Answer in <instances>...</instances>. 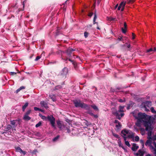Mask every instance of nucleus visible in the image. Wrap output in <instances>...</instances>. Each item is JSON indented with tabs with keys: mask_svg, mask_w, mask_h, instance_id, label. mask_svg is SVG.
I'll list each match as a JSON object with an SVG mask.
<instances>
[{
	"mask_svg": "<svg viewBox=\"0 0 156 156\" xmlns=\"http://www.w3.org/2000/svg\"><path fill=\"white\" fill-rule=\"evenodd\" d=\"M133 116L136 119H137V122L136 125L137 126H139L141 123H143L144 126L145 124H150V123L153 122L152 119H151V116L146 115L145 113L139 112L138 113L137 116L133 112Z\"/></svg>",
	"mask_w": 156,
	"mask_h": 156,
	"instance_id": "f257e3e1",
	"label": "nucleus"
},
{
	"mask_svg": "<svg viewBox=\"0 0 156 156\" xmlns=\"http://www.w3.org/2000/svg\"><path fill=\"white\" fill-rule=\"evenodd\" d=\"M73 102L76 108L80 107L87 110H89L90 109V107L89 105L83 102H82L80 100H74Z\"/></svg>",
	"mask_w": 156,
	"mask_h": 156,
	"instance_id": "f03ea898",
	"label": "nucleus"
},
{
	"mask_svg": "<svg viewBox=\"0 0 156 156\" xmlns=\"http://www.w3.org/2000/svg\"><path fill=\"white\" fill-rule=\"evenodd\" d=\"M153 122L150 123V124H148L147 125L145 124L144 126L145 127L146 130L148 131L147 135H148V140H150L151 141V143L152 142V139L151 138V134L152 130L153 129V127L152 126V124Z\"/></svg>",
	"mask_w": 156,
	"mask_h": 156,
	"instance_id": "7ed1b4c3",
	"label": "nucleus"
},
{
	"mask_svg": "<svg viewBox=\"0 0 156 156\" xmlns=\"http://www.w3.org/2000/svg\"><path fill=\"white\" fill-rule=\"evenodd\" d=\"M111 110L112 114L115 116L116 119L119 120L124 115V113H119L118 110H117L115 108H112Z\"/></svg>",
	"mask_w": 156,
	"mask_h": 156,
	"instance_id": "20e7f679",
	"label": "nucleus"
},
{
	"mask_svg": "<svg viewBox=\"0 0 156 156\" xmlns=\"http://www.w3.org/2000/svg\"><path fill=\"white\" fill-rule=\"evenodd\" d=\"M68 72V69L66 67L64 68L58 74L59 78L62 79H65L66 77V75Z\"/></svg>",
	"mask_w": 156,
	"mask_h": 156,
	"instance_id": "39448f33",
	"label": "nucleus"
},
{
	"mask_svg": "<svg viewBox=\"0 0 156 156\" xmlns=\"http://www.w3.org/2000/svg\"><path fill=\"white\" fill-rule=\"evenodd\" d=\"M146 146L148 145L150 147V149L154 152V153L156 156V149H155L153 146L151 144V141L150 140H147L145 143Z\"/></svg>",
	"mask_w": 156,
	"mask_h": 156,
	"instance_id": "423d86ee",
	"label": "nucleus"
},
{
	"mask_svg": "<svg viewBox=\"0 0 156 156\" xmlns=\"http://www.w3.org/2000/svg\"><path fill=\"white\" fill-rule=\"evenodd\" d=\"M47 120L50 122L51 124V126L52 127H55V119L53 117L52 115H50L48 116V118H47Z\"/></svg>",
	"mask_w": 156,
	"mask_h": 156,
	"instance_id": "0eeeda50",
	"label": "nucleus"
},
{
	"mask_svg": "<svg viewBox=\"0 0 156 156\" xmlns=\"http://www.w3.org/2000/svg\"><path fill=\"white\" fill-rule=\"evenodd\" d=\"M121 136L123 137L125 141V144L126 145H127V136H126L127 134V130L126 129H125L122 130L121 132Z\"/></svg>",
	"mask_w": 156,
	"mask_h": 156,
	"instance_id": "6e6552de",
	"label": "nucleus"
},
{
	"mask_svg": "<svg viewBox=\"0 0 156 156\" xmlns=\"http://www.w3.org/2000/svg\"><path fill=\"white\" fill-rule=\"evenodd\" d=\"M126 1H123L121 2L120 3L119 5L118 6V10H120L121 9V11H123L124 8V6L126 5Z\"/></svg>",
	"mask_w": 156,
	"mask_h": 156,
	"instance_id": "1a4fd4ad",
	"label": "nucleus"
},
{
	"mask_svg": "<svg viewBox=\"0 0 156 156\" xmlns=\"http://www.w3.org/2000/svg\"><path fill=\"white\" fill-rule=\"evenodd\" d=\"M11 124L12 125L13 129L12 130L14 129L15 130H16L15 129L16 126H17V124L18 123L19 121L17 120H13L10 121Z\"/></svg>",
	"mask_w": 156,
	"mask_h": 156,
	"instance_id": "9d476101",
	"label": "nucleus"
},
{
	"mask_svg": "<svg viewBox=\"0 0 156 156\" xmlns=\"http://www.w3.org/2000/svg\"><path fill=\"white\" fill-rule=\"evenodd\" d=\"M151 106V101H146L145 103V105H144V108H145V110L148 111H149V110L147 109L146 106H147L148 107H149V106Z\"/></svg>",
	"mask_w": 156,
	"mask_h": 156,
	"instance_id": "9b49d317",
	"label": "nucleus"
},
{
	"mask_svg": "<svg viewBox=\"0 0 156 156\" xmlns=\"http://www.w3.org/2000/svg\"><path fill=\"white\" fill-rule=\"evenodd\" d=\"M144 153V151L143 150H139L136 153V155L137 156H143Z\"/></svg>",
	"mask_w": 156,
	"mask_h": 156,
	"instance_id": "f8f14e48",
	"label": "nucleus"
},
{
	"mask_svg": "<svg viewBox=\"0 0 156 156\" xmlns=\"http://www.w3.org/2000/svg\"><path fill=\"white\" fill-rule=\"evenodd\" d=\"M138 146L136 144H133L131 147V149L133 151H135L138 149Z\"/></svg>",
	"mask_w": 156,
	"mask_h": 156,
	"instance_id": "ddd939ff",
	"label": "nucleus"
},
{
	"mask_svg": "<svg viewBox=\"0 0 156 156\" xmlns=\"http://www.w3.org/2000/svg\"><path fill=\"white\" fill-rule=\"evenodd\" d=\"M40 104L42 106L44 107L46 109L48 108V107L47 105V104L44 101H41L40 102Z\"/></svg>",
	"mask_w": 156,
	"mask_h": 156,
	"instance_id": "4468645a",
	"label": "nucleus"
},
{
	"mask_svg": "<svg viewBox=\"0 0 156 156\" xmlns=\"http://www.w3.org/2000/svg\"><path fill=\"white\" fill-rule=\"evenodd\" d=\"M124 28L123 27H122L121 30L122 32L123 33L125 34L127 30V25L126 22H124Z\"/></svg>",
	"mask_w": 156,
	"mask_h": 156,
	"instance_id": "2eb2a0df",
	"label": "nucleus"
},
{
	"mask_svg": "<svg viewBox=\"0 0 156 156\" xmlns=\"http://www.w3.org/2000/svg\"><path fill=\"white\" fill-rule=\"evenodd\" d=\"M66 52L68 56L69 57H71V56L72 52L69 48L66 50Z\"/></svg>",
	"mask_w": 156,
	"mask_h": 156,
	"instance_id": "dca6fc26",
	"label": "nucleus"
},
{
	"mask_svg": "<svg viewBox=\"0 0 156 156\" xmlns=\"http://www.w3.org/2000/svg\"><path fill=\"white\" fill-rule=\"evenodd\" d=\"M23 119L25 120L28 121L31 119V118L28 116V115H27L25 114L24 115Z\"/></svg>",
	"mask_w": 156,
	"mask_h": 156,
	"instance_id": "f3484780",
	"label": "nucleus"
},
{
	"mask_svg": "<svg viewBox=\"0 0 156 156\" xmlns=\"http://www.w3.org/2000/svg\"><path fill=\"white\" fill-rule=\"evenodd\" d=\"M62 88V87L61 85H58L56 86L53 89L54 90H58Z\"/></svg>",
	"mask_w": 156,
	"mask_h": 156,
	"instance_id": "a211bd4d",
	"label": "nucleus"
},
{
	"mask_svg": "<svg viewBox=\"0 0 156 156\" xmlns=\"http://www.w3.org/2000/svg\"><path fill=\"white\" fill-rule=\"evenodd\" d=\"M12 128V129H13L12 126L10 125H7V127L5 128V130L6 131H9Z\"/></svg>",
	"mask_w": 156,
	"mask_h": 156,
	"instance_id": "6ab92c4d",
	"label": "nucleus"
},
{
	"mask_svg": "<svg viewBox=\"0 0 156 156\" xmlns=\"http://www.w3.org/2000/svg\"><path fill=\"white\" fill-rule=\"evenodd\" d=\"M127 138L129 137V138H132L134 137V133L132 132L131 133V134L130 135H128L129 133V131L127 130Z\"/></svg>",
	"mask_w": 156,
	"mask_h": 156,
	"instance_id": "aec40b11",
	"label": "nucleus"
},
{
	"mask_svg": "<svg viewBox=\"0 0 156 156\" xmlns=\"http://www.w3.org/2000/svg\"><path fill=\"white\" fill-rule=\"evenodd\" d=\"M156 51V48L154 47V49L151 48L147 50V52H150L153 51Z\"/></svg>",
	"mask_w": 156,
	"mask_h": 156,
	"instance_id": "412c9836",
	"label": "nucleus"
},
{
	"mask_svg": "<svg viewBox=\"0 0 156 156\" xmlns=\"http://www.w3.org/2000/svg\"><path fill=\"white\" fill-rule=\"evenodd\" d=\"M28 102H26L25 103V105L23 106L22 107V110L23 111H24L25 109L28 106Z\"/></svg>",
	"mask_w": 156,
	"mask_h": 156,
	"instance_id": "4be33fe9",
	"label": "nucleus"
},
{
	"mask_svg": "<svg viewBox=\"0 0 156 156\" xmlns=\"http://www.w3.org/2000/svg\"><path fill=\"white\" fill-rule=\"evenodd\" d=\"M68 60L70 61L71 62H72L73 64L74 65V66L75 68H76L77 65L76 63L74 62L70 58H69Z\"/></svg>",
	"mask_w": 156,
	"mask_h": 156,
	"instance_id": "5701e85b",
	"label": "nucleus"
},
{
	"mask_svg": "<svg viewBox=\"0 0 156 156\" xmlns=\"http://www.w3.org/2000/svg\"><path fill=\"white\" fill-rule=\"evenodd\" d=\"M124 38H125V39L126 40V37H122L121 36H119L118 38V39L119 41H124Z\"/></svg>",
	"mask_w": 156,
	"mask_h": 156,
	"instance_id": "b1692460",
	"label": "nucleus"
},
{
	"mask_svg": "<svg viewBox=\"0 0 156 156\" xmlns=\"http://www.w3.org/2000/svg\"><path fill=\"white\" fill-rule=\"evenodd\" d=\"M60 137L59 135H58L53 139V141L55 142L57 141Z\"/></svg>",
	"mask_w": 156,
	"mask_h": 156,
	"instance_id": "393cba45",
	"label": "nucleus"
},
{
	"mask_svg": "<svg viewBox=\"0 0 156 156\" xmlns=\"http://www.w3.org/2000/svg\"><path fill=\"white\" fill-rule=\"evenodd\" d=\"M91 106L94 110L96 111H98V108L95 105H91Z\"/></svg>",
	"mask_w": 156,
	"mask_h": 156,
	"instance_id": "a878e982",
	"label": "nucleus"
},
{
	"mask_svg": "<svg viewBox=\"0 0 156 156\" xmlns=\"http://www.w3.org/2000/svg\"><path fill=\"white\" fill-rule=\"evenodd\" d=\"M15 149L16 150V151L17 152H20L21 151H22V150L20 147H15Z\"/></svg>",
	"mask_w": 156,
	"mask_h": 156,
	"instance_id": "bb28decb",
	"label": "nucleus"
},
{
	"mask_svg": "<svg viewBox=\"0 0 156 156\" xmlns=\"http://www.w3.org/2000/svg\"><path fill=\"white\" fill-rule=\"evenodd\" d=\"M118 112H119V113H123V112H124V111L123 110V109L120 107V106L119 107V110H118Z\"/></svg>",
	"mask_w": 156,
	"mask_h": 156,
	"instance_id": "cd10ccee",
	"label": "nucleus"
},
{
	"mask_svg": "<svg viewBox=\"0 0 156 156\" xmlns=\"http://www.w3.org/2000/svg\"><path fill=\"white\" fill-rule=\"evenodd\" d=\"M151 111L152 112V113L154 114L156 113V111H155L154 109V107H152L151 108Z\"/></svg>",
	"mask_w": 156,
	"mask_h": 156,
	"instance_id": "c85d7f7f",
	"label": "nucleus"
},
{
	"mask_svg": "<svg viewBox=\"0 0 156 156\" xmlns=\"http://www.w3.org/2000/svg\"><path fill=\"white\" fill-rule=\"evenodd\" d=\"M41 125V121L39 122L38 123L36 124L35 125V127L37 128L39 127Z\"/></svg>",
	"mask_w": 156,
	"mask_h": 156,
	"instance_id": "c756f323",
	"label": "nucleus"
},
{
	"mask_svg": "<svg viewBox=\"0 0 156 156\" xmlns=\"http://www.w3.org/2000/svg\"><path fill=\"white\" fill-rule=\"evenodd\" d=\"M89 34L87 32H84V37H85V38H87L88 37V36L89 35Z\"/></svg>",
	"mask_w": 156,
	"mask_h": 156,
	"instance_id": "7c9ffc66",
	"label": "nucleus"
},
{
	"mask_svg": "<svg viewBox=\"0 0 156 156\" xmlns=\"http://www.w3.org/2000/svg\"><path fill=\"white\" fill-rule=\"evenodd\" d=\"M41 119H43V120H45L46 121L47 120V118H48V116L46 117L45 116H44V115H41Z\"/></svg>",
	"mask_w": 156,
	"mask_h": 156,
	"instance_id": "2f4dec72",
	"label": "nucleus"
},
{
	"mask_svg": "<svg viewBox=\"0 0 156 156\" xmlns=\"http://www.w3.org/2000/svg\"><path fill=\"white\" fill-rule=\"evenodd\" d=\"M121 124H120V122L119 123H118V124H116V127L118 129H120L121 128Z\"/></svg>",
	"mask_w": 156,
	"mask_h": 156,
	"instance_id": "473e14b6",
	"label": "nucleus"
},
{
	"mask_svg": "<svg viewBox=\"0 0 156 156\" xmlns=\"http://www.w3.org/2000/svg\"><path fill=\"white\" fill-rule=\"evenodd\" d=\"M88 111L87 112V113L88 114H89L90 115L92 116L93 115H94V114L91 111H90V109L89 110H88Z\"/></svg>",
	"mask_w": 156,
	"mask_h": 156,
	"instance_id": "72a5a7b5",
	"label": "nucleus"
},
{
	"mask_svg": "<svg viewBox=\"0 0 156 156\" xmlns=\"http://www.w3.org/2000/svg\"><path fill=\"white\" fill-rule=\"evenodd\" d=\"M134 140L136 142L138 141L139 140V137L138 136H136L134 138Z\"/></svg>",
	"mask_w": 156,
	"mask_h": 156,
	"instance_id": "f704fd0d",
	"label": "nucleus"
},
{
	"mask_svg": "<svg viewBox=\"0 0 156 156\" xmlns=\"http://www.w3.org/2000/svg\"><path fill=\"white\" fill-rule=\"evenodd\" d=\"M152 144L154 146L155 149H156V141H155L154 140L151 143V144Z\"/></svg>",
	"mask_w": 156,
	"mask_h": 156,
	"instance_id": "c9c22d12",
	"label": "nucleus"
},
{
	"mask_svg": "<svg viewBox=\"0 0 156 156\" xmlns=\"http://www.w3.org/2000/svg\"><path fill=\"white\" fill-rule=\"evenodd\" d=\"M97 18V16L96 14V12L94 13V17L93 19V21H95Z\"/></svg>",
	"mask_w": 156,
	"mask_h": 156,
	"instance_id": "e433bc0d",
	"label": "nucleus"
},
{
	"mask_svg": "<svg viewBox=\"0 0 156 156\" xmlns=\"http://www.w3.org/2000/svg\"><path fill=\"white\" fill-rule=\"evenodd\" d=\"M34 110H35L36 111H41V109H40L39 108H38L37 107H34Z\"/></svg>",
	"mask_w": 156,
	"mask_h": 156,
	"instance_id": "4c0bfd02",
	"label": "nucleus"
},
{
	"mask_svg": "<svg viewBox=\"0 0 156 156\" xmlns=\"http://www.w3.org/2000/svg\"><path fill=\"white\" fill-rule=\"evenodd\" d=\"M31 110H29L27 111V112L25 113V114L27 115H29L31 112Z\"/></svg>",
	"mask_w": 156,
	"mask_h": 156,
	"instance_id": "58836bf2",
	"label": "nucleus"
},
{
	"mask_svg": "<svg viewBox=\"0 0 156 156\" xmlns=\"http://www.w3.org/2000/svg\"><path fill=\"white\" fill-rule=\"evenodd\" d=\"M118 101L119 102L122 103L126 101V100L125 99L124 100L122 99H119L118 100Z\"/></svg>",
	"mask_w": 156,
	"mask_h": 156,
	"instance_id": "ea45409f",
	"label": "nucleus"
},
{
	"mask_svg": "<svg viewBox=\"0 0 156 156\" xmlns=\"http://www.w3.org/2000/svg\"><path fill=\"white\" fill-rule=\"evenodd\" d=\"M140 142L141 144L142 145L143 147L144 146V141L142 140H141L140 141Z\"/></svg>",
	"mask_w": 156,
	"mask_h": 156,
	"instance_id": "a19ab883",
	"label": "nucleus"
},
{
	"mask_svg": "<svg viewBox=\"0 0 156 156\" xmlns=\"http://www.w3.org/2000/svg\"><path fill=\"white\" fill-rule=\"evenodd\" d=\"M121 89V88H120V87H118V88H115V89H114V91H113V92H117L118 91V90H120Z\"/></svg>",
	"mask_w": 156,
	"mask_h": 156,
	"instance_id": "79ce46f5",
	"label": "nucleus"
},
{
	"mask_svg": "<svg viewBox=\"0 0 156 156\" xmlns=\"http://www.w3.org/2000/svg\"><path fill=\"white\" fill-rule=\"evenodd\" d=\"M41 56H37L35 59V61H38L39 59H40L41 58Z\"/></svg>",
	"mask_w": 156,
	"mask_h": 156,
	"instance_id": "37998d69",
	"label": "nucleus"
},
{
	"mask_svg": "<svg viewBox=\"0 0 156 156\" xmlns=\"http://www.w3.org/2000/svg\"><path fill=\"white\" fill-rule=\"evenodd\" d=\"M35 136H41L40 133L39 132H37L35 134Z\"/></svg>",
	"mask_w": 156,
	"mask_h": 156,
	"instance_id": "c03bdc74",
	"label": "nucleus"
},
{
	"mask_svg": "<svg viewBox=\"0 0 156 156\" xmlns=\"http://www.w3.org/2000/svg\"><path fill=\"white\" fill-rule=\"evenodd\" d=\"M57 124L58 126H59V128L61 129V127L60 126V125H61V123L60 121H58L57 122Z\"/></svg>",
	"mask_w": 156,
	"mask_h": 156,
	"instance_id": "a18cd8bd",
	"label": "nucleus"
},
{
	"mask_svg": "<svg viewBox=\"0 0 156 156\" xmlns=\"http://www.w3.org/2000/svg\"><path fill=\"white\" fill-rule=\"evenodd\" d=\"M66 130H67V132L68 133H70V130L69 129L68 127H66Z\"/></svg>",
	"mask_w": 156,
	"mask_h": 156,
	"instance_id": "49530a36",
	"label": "nucleus"
},
{
	"mask_svg": "<svg viewBox=\"0 0 156 156\" xmlns=\"http://www.w3.org/2000/svg\"><path fill=\"white\" fill-rule=\"evenodd\" d=\"M118 143H119V147H122L123 146L122 144L121 143V142L119 141V142H118Z\"/></svg>",
	"mask_w": 156,
	"mask_h": 156,
	"instance_id": "de8ad7c7",
	"label": "nucleus"
},
{
	"mask_svg": "<svg viewBox=\"0 0 156 156\" xmlns=\"http://www.w3.org/2000/svg\"><path fill=\"white\" fill-rule=\"evenodd\" d=\"M20 153H22L23 155H25L27 153L26 151H23L22 150V151H20Z\"/></svg>",
	"mask_w": 156,
	"mask_h": 156,
	"instance_id": "09e8293b",
	"label": "nucleus"
},
{
	"mask_svg": "<svg viewBox=\"0 0 156 156\" xmlns=\"http://www.w3.org/2000/svg\"><path fill=\"white\" fill-rule=\"evenodd\" d=\"M93 13L92 12H90L88 14V16H89L91 17L93 15Z\"/></svg>",
	"mask_w": 156,
	"mask_h": 156,
	"instance_id": "8fccbe9b",
	"label": "nucleus"
},
{
	"mask_svg": "<svg viewBox=\"0 0 156 156\" xmlns=\"http://www.w3.org/2000/svg\"><path fill=\"white\" fill-rule=\"evenodd\" d=\"M10 74L11 75H13L16 74V73L14 72H11L10 73Z\"/></svg>",
	"mask_w": 156,
	"mask_h": 156,
	"instance_id": "3c124183",
	"label": "nucleus"
},
{
	"mask_svg": "<svg viewBox=\"0 0 156 156\" xmlns=\"http://www.w3.org/2000/svg\"><path fill=\"white\" fill-rule=\"evenodd\" d=\"M114 123H116V124H117L120 123V122L118 120H115L114 121Z\"/></svg>",
	"mask_w": 156,
	"mask_h": 156,
	"instance_id": "603ef678",
	"label": "nucleus"
},
{
	"mask_svg": "<svg viewBox=\"0 0 156 156\" xmlns=\"http://www.w3.org/2000/svg\"><path fill=\"white\" fill-rule=\"evenodd\" d=\"M132 39H134L135 38V35L133 33H132Z\"/></svg>",
	"mask_w": 156,
	"mask_h": 156,
	"instance_id": "864d4df0",
	"label": "nucleus"
},
{
	"mask_svg": "<svg viewBox=\"0 0 156 156\" xmlns=\"http://www.w3.org/2000/svg\"><path fill=\"white\" fill-rule=\"evenodd\" d=\"M113 135L114 136L117 138H118L119 137V135L116 134H113Z\"/></svg>",
	"mask_w": 156,
	"mask_h": 156,
	"instance_id": "5fc2aeb1",
	"label": "nucleus"
},
{
	"mask_svg": "<svg viewBox=\"0 0 156 156\" xmlns=\"http://www.w3.org/2000/svg\"><path fill=\"white\" fill-rule=\"evenodd\" d=\"M25 87L24 86H21V87H20L19 88L21 90H22V89H25Z\"/></svg>",
	"mask_w": 156,
	"mask_h": 156,
	"instance_id": "6e6d98bb",
	"label": "nucleus"
},
{
	"mask_svg": "<svg viewBox=\"0 0 156 156\" xmlns=\"http://www.w3.org/2000/svg\"><path fill=\"white\" fill-rule=\"evenodd\" d=\"M153 139L152 141H154V140H156V134L153 137Z\"/></svg>",
	"mask_w": 156,
	"mask_h": 156,
	"instance_id": "4d7b16f0",
	"label": "nucleus"
},
{
	"mask_svg": "<svg viewBox=\"0 0 156 156\" xmlns=\"http://www.w3.org/2000/svg\"><path fill=\"white\" fill-rule=\"evenodd\" d=\"M92 116H94L95 118H97L98 116L97 115H94H94H93Z\"/></svg>",
	"mask_w": 156,
	"mask_h": 156,
	"instance_id": "13d9d810",
	"label": "nucleus"
},
{
	"mask_svg": "<svg viewBox=\"0 0 156 156\" xmlns=\"http://www.w3.org/2000/svg\"><path fill=\"white\" fill-rule=\"evenodd\" d=\"M21 90L19 88H18V89H17L16 91V93H18Z\"/></svg>",
	"mask_w": 156,
	"mask_h": 156,
	"instance_id": "bf43d9fd",
	"label": "nucleus"
},
{
	"mask_svg": "<svg viewBox=\"0 0 156 156\" xmlns=\"http://www.w3.org/2000/svg\"><path fill=\"white\" fill-rule=\"evenodd\" d=\"M69 48L70 49V50H71V51L72 52L75 51V49H73L71 48Z\"/></svg>",
	"mask_w": 156,
	"mask_h": 156,
	"instance_id": "052dcab7",
	"label": "nucleus"
},
{
	"mask_svg": "<svg viewBox=\"0 0 156 156\" xmlns=\"http://www.w3.org/2000/svg\"><path fill=\"white\" fill-rule=\"evenodd\" d=\"M22 5H23V9L22 10H24V5H25L24 2H23Z\"/></svg>",
	"mask_w": 156,
	"mask_h": 156,
	"instance_id": "680f3d73",
	"label": "nucleus"
},
{
	"mask_svg": "<svg viewBox=\"0 0 156 156\" xmlns=\"http://www.w3.org/2000/svg\"><path fill=\"white\" fill-rule=\"evenodd\" d=\"M131 46L130 44H127V48H130Z\"/></svg>",
	"mask_w": 156,
	"mask_h": 156,
	"instance_id": "e2e57ef3",
	"label": "nucleus"
},
{
	"mask_svg": "<svg viewBox=\"0 0 156 156\" xmlns=\"http://www.w3.org/2000/svg\"><path fill=\"white\" fill-rule=\"evenodd\" d=\"M120 106V107L122 108V109H124V107H125V106Z\"/></svg>",
	"mask_w": 156,
	"mask_h": 156,
	"instance_id": "0e129e2a",
	"label": "nucleus"
},
{
	"mask_svg": "<svg viewBox=\"0 0 156 156\" xmlns=\"http://www.w3.org/2000/svg\"><path fill=\"white\" fill-rule=\"evenodd\" d=\"M130 144L128 141H127V146L129 147L130 146Z\"/></svg>",
	"mask_w": 156,
	"mask_h": 156,
	"instance_id": "69168bd1",
	"label": "nucleus"
},
{
	"mask_svg": "<svg viewBox=\"0 0 156 156\" xmlns=\"http://www.w3.org/2000/svg\"><path fill=\"white\" fill-rule=\"evenodd\" d=\"M115 18H111L109 20H114L115 19Z\"/></svg>",
	"mask_w": 156,
	"mask_h": 156,
	"instance_id": "338daca9",
	"label": "nucleus"
},
{
	"mask_svg": "<svg viewBox=\"0 0 156 156\" xmlns=\"http://www.w3.org/2000/svg\"><path fill=\"white\" fill-rule=\"evenodd\" d=\"M121 147H122L125 150V151H127L126 150L125 148L123 146Z\"/></svg>",
	"mask_w": 156,
	"mask_h": 156,
	"instance_id": "774afa93",
	"label": "nucleus"
}]
</instances>
